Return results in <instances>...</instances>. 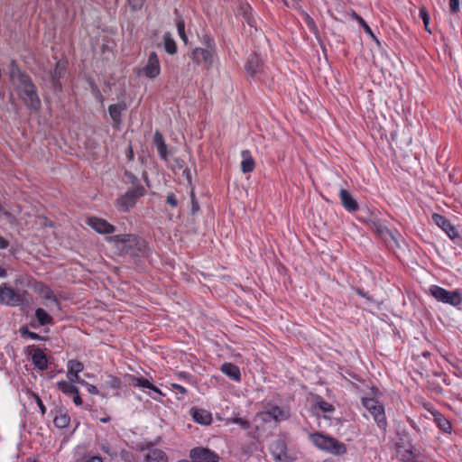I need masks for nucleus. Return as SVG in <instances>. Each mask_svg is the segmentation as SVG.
I'll use <instances>...</instances> for the list:
<instances>
[{
  "label": "nucleus",
  "mask_w": 462,
  "mask_h": 462,
  "mask_svg": "<svg viewBox=\"0 0 462 462\" xmlns=\"http://www.w3.org/2000/svg\"><path fill=\"white\" fill-rule=\"evenodd\" d=\"M11 78L14 77L15 70L18 74V95L24 105L33 111H39L42 106L35 85L28 75L21 73L14 62H12Z\"/></svg>",
  "instance_id": "f257e3e1"
},
{
  "label": "nucleus",
  "mask_w": 462,
  "mask_h": 462,
  "mask_svg": "<svg viewBox=\"0 0 462 462\" xmlns=\"http://www.w3.org/2000/svg\"><path fill=\"white\" fill-rule=\"evenodd\" d=\"M106 241L113 243L121 254L139 256L145 253L147 245L143 239L135 235H116L106 237Z\"/></svg>",
  "instance_id": "f03ea898"
},
{
  "label": "nucleus",
  "mask_w": 462,
  "mask_h": 462,
  "mask_svg": "<svg viewBox=\"0 0 462 462\" xmlns=\"http://www.w3.org/2000/svg\"><path fill=\"white\" fill-rule=\"evenodd\" d=\"M310 439L318 448L331 454L343 455L346 452V448L344 443L320 432L310 434Z\"/></svg>",
  "instance_id": "7ed1b4c3"
},
{
  "label": "nucleus",
  "mask_w": 462,
  "mask_h": 462,
  "mask_svg": "<svg viewBox=\"0 0 462 462\" xmlns=\"http://www.w3.org/2000/svg\"><path fill=\"white\" fill-rule=\"evenodd\" d=\"M27 291L24 290H14L7 283L0 286V302L6 306H21L27 302Z\"/></svg>",
  "instance_id": "20e7f679"
},
{
  "label": "nucleus",
  "mask_w": 462,
  "mask_h": 462,
  "mask_svg": "<svg viewBox=\"0 0 462 462\" xmlns=\"http://www.w3.org/2000/svg\"><path fill=\"white\" fill-rule=\"evenodd\" d=\"M430 293L438 301L457 307L462 302V297L458 291H448L438 285L430 288Z\"/></svg>",
  "instance_id": "39448f33"
},
{
  "label": "nucleus",
  "mask_w": 462,
  "mask_h": 462,
  "mask_svg": "<svg viewBox=\"0 0 462 462\" xmlns=\"http://www.w3.org/2000/svg\"><path fill=\"white\" fill-rule=\"evenodd\" d=\"M362 404L371 413L377 426L385 430L387 420L383 405L374 398H362Z\"/></svg>",
  "instance_id": "423d86ee"
},
{
  "label": "nucleus",
  "mask_w": 462,
  "mask_h": 462,
  "mask_svg": "<svg viewBox=\"0 0 462 462\" xmlns=\"http://www.w3.org/2000/svg\"><path fill=\"white\" fill-rule=\"evenodd\" d=\"M193 462H218L219 456L208 448L197 447L190 450Z\"/></svg>",
  "instance_id": "0eeeda50"
},
{
  "label": "nucleus",
  "mask_w": 462,
  "mask_h": 462,
  "mask_svg": "<svg viewBox=\"0 0 462 462\" xmlns=\"http://www.w3.org/2000/svg\"><path fill=\"white\" fill-rule=\"evenodd\" d=\"M214 54V51L198 47L193 50L191 59L196 64H204L208 68L213 63Z\"/></svg>",
  "instance_id": "6e6552de"
},
{
  "label": "nucleus",
  "mask_w": 462,
  "mask_h": 462,
  "mask_svg": "<svg viewBox=\"0 0 462 462\" xmlns=\"http://www.w3.org/2000/svg\"><path fill=\"white\" fill-rule=\"evenodd\" d=\"M87 224L99 234H113L116 227L101 217H90L87 219Z\"/></svg>",
  "instance_id": "1a4fd4ad"
},
{
  "label": "nucleus",
  "mask_w": 462,
  "mask_h": 462,
  "mask_svg": "<svg viewBox=\"0 0 462 462\" xmlns=\"http://www.w3.org/2000/svg\"><path fill=\"white\" fill-rule=\"evenodd\" d=\"M143 73L149 79H155L161 72V66L158 56L155 52L149 54L146 64L142 69Z\"/></svg>",
  "instance_id": "9d476101"
},
{
  "label": "nucleus",
  "mask_w": 462,
  "mask_h": 462,
  "mask_svg": "<svg viewBox=\"0 0 462 462\" xmlns=\"http://www.w3.org/2000/svg\"><path fill=\"white\" fill-rule=\"evenodd\" d=\"M245 69L249 76L254 77L263 72V62L256 53H252L245 62Z\"/></svg>",
  "instance_id": "9b49d317"
},
{
  "label": "nucleus",
  "mask_w": 462,
  "mask_h": 462,
  "mask_svg": "<svg viewBox=\"0 0 462 462\" xmlns=\"http://www.w3.org/2000/svg\"><path fill=\"white\" fill-rule=\"evenodd\" d=\"M270 451L274 460L283 462L288 458L287 447L283 440L276 439L270 445Z\"/></svg>",
  "instance_id": "f8f14e48"
},
{
  "label": "nucleus",
  "mask_w": 462,
  "mask_h": 462,
  "mask_svg": "<svg viewBox=\"0 0 462 462\" xmlns=\"http://www.w3.org/2000/svg\"><path fill=\"white\" fill-rule=\"evenodd\" d=\"M432 219L436 225L441 227L447 235L454 240L458 236L457 229L450 224V222L443 216L439 214H434Z\"/></svg>",
  "instance_id": "ddd939ff"
},
{
  "label": "nucleus",
  "mask_w": 462,
  "mask_h": 462,
  "mask_svg": "<svg viewBox=\"0 0 462 462\" xmlns=\"http://www.w3.org/2000/svg\"><path fill=\"white\" fill-rule=\"evenodd\" d=\"M125 109L126 106L125 104H113L108 106V113L115 128L118 129L122 124V113Z\"/></svg>",
  "instance_id": "4468645a"
},
{
  "label": "nucleus",
  "mask_w": 462,
  "mask_h": 462,
  "mask_svg": "<svg viewBox=\"0 0 462 462\" xmlns=\"http://www.w3.org/2000/svg\"><path fill=\"white\" fill-rule=\"evenodd\" d=\"M32 347L33 349V353L32 355V364L41 371L46 370L48 368V360L46 355L41 348L35 347L34 346Z\"/></svg>",
  "instance_id": "2eb2a0df"
},
{
  "label": "nucleus",
  "mask_w": 462,
  "mask_h": 462,
  "mask_svg": "<svg viewBox=\"0 0 462 462\" xmlns=\"http://www.w3.org/2000/svg\"><path fill=\"white\" fill-rule=\"evenodd\" d=\"M65 72V66L58 61L56 63L55 69L51 72V81L52 84L53 90L61 91V83L60 82V79Z\"/></svg>",
  "instance_id": "dca6fc26"
},
{
  "label": "nucleus",
  "mask_w": 462,
  "mask_h": 462,
  "mask_svg": "<svg viewBox=\"0 0 462 462\" xmlns=\"http://www.w3.org/2000/svg\"><path fill=\"white\" fill-rule=\"evenodd\" d=\"M339 198H340L343 207L347 211L353 212V211H356L358 209L357 202L346 189H340Z\"/></svg>",
  "instance_id": "f3484780"
},
{
  "label": "nucleus",
  "mask_w": 462,
  "mask_h": 462,
  "mask_svg": "<svg viewBox=\"0 0 462 462\" xmlns=\"http://www.w3.org/2000/svg\"><path fill=\"white\" fill-rule=\"evenodd\" d=\"M153 143L156 146L157 152L161 159L166 160L168 157L167 145L164 142L163 135L158 131H156L153 134Z\"/></svg>",
  "instance_id": "a211bd4d"
},
{
  "label": "nucleus",
  "mask_w": 462,
  "mask_h": 462,
  "mask_svg": "<svg viewBox=\"0 0 462 462\" xmlns=\"http://www.w3.org/2000/svg\"><path fill=\"white\" fill-rule=\"evenodd\" d=\"M143 462H168V457L163 450L153 448L144 456Z\"/></svg>",
  "instance_id": "6ab92c4d"
},
{
  "label": "nucleus",
  "mask_w": 462,
  "mask_h": 462,
  "mask_svg": "<svg viewBox=\"0 0 462 462\" xmlns=\"http://www.w3.org/2000/svg\"><path fill=\"white\" fill-rule=\"evenodd\" d=\"M221 371L229 378L235 380L236 382H240L241 374L238 366L232 363H224L221 365Z\"/></svg>",
  "instance_id": "aec40b11"
},
{
  "label": "nucleus",
  "mask_w": 462,
  "mask_h": 462,
  "mask_svg": "<svg viewBox=\"0 0 462 462\" xmlns=\"http://www.w3.org/2000/svg\"><path fill=\"white\" fill-rule=\"evenodd\" d=\"M193 420L200 424L208 425L212 421V417L210 412L203 409H196L192 412Z\"/></svg>",
  "instance_id": "412c9836"
},
{
  "label": "nucleus",
  "mask_w": 462,
  "mask_h": 462,
  "mask_svg": "<svg viewBox=\"0 0 462 462\" xmlns=\"http://www.w3.org/2000/svg\"><path fill=\"white\" fill-rule=\"evenodd\" d=\"M432 415L434 417V421L441 430H443L445 433L451 432V423L446 417H444L439 411L432 412Z\"/></svg>",
  "instance_id": "4be33fe9"
},
{
  "label": "nucleus",
  "mask_w": 462,
  "mask_h": 462,
  "mask_svg": "<svg viewBox=\"0 0 462 462\" xmlns=\"http://www.w3.org/2000/svg\"><path fill=\"white\" fill-rule=\"evenodd\" d=\"M136 203V200L131 197V193L125 192V195L117 199V206L120 210L126 212L133 208Z\"/></svg>",
  "instance_id": "5701e85b"
},
{
  "label": "nucleus",
  "mask_w": 462,
  "mask_h": 462,
  "mask_svg": "<svg viewBox=\"0 0 462 462\" xmlns=\"http://www.w3.org/2000/svg\"><path fill=\"white\" fill-rule=\"evenodd\" d=\"M243 161L241 162V171L244 173H249L254 169V161L250 154L249 151L242 152Z\"/></svg>",
  "instance_id": "b1692460"
},
{
  "label": "nucleus",
  "mask_w": 462,
  "mask_h": 462,
  "mask_svg": "<svg viewBox=\"0 0 462 462\" xmlns=\"http://www.w3.org/2000/svg\"><path fill=\"white\" fill-rule=\"evenodd\" d=\"M84 369V365L81 362L77 360H69L68 362V373L67 377L69 381L74 382L71 375L79 374Z\"/></svg>",
  "instance_id": "393cba45"
},
{
  "label": "nucleus",
  "mask_w": 462,
  "mask_h": 462,
  "mask_svg": "<svg viewBox=\"0 0 462 462\" xmlns=\"http://www.w3.org/2000/svg\"><path fill=\"white\" fill-rule=\"evenodd\" d=\"M264 415L274 420L275 421H280L285 420L287 415L284 411H282L278 406L270 407L265 412Z\"/></svg>",
  "instance_id": "a878e982"
},
{
  "label": "nucleus",
  "mask_w": 462,
  "mask_h": 462,
  "mask_svg": "<svg viewBox=\"0 0 462 462\" xmlns=\"http://www.w3.org/2000/svg\"><path fill=\"white\" fill-rule=\"evenodd\" d=\"M74 382L71 381H60L58 383V388L63 393L71 396L74 393H78V387H76L73 384Z\"/></svg>",
  "instance_id": "bb28decb"
},
{
  "label": "nucleus",
  "mask_w": 462,
  "mask_h": 462,
  "mask_svg": "<svg viewBox=\"0 0 462 462\" xmlns=\"http://www.w3.org/2000/svg\"><path fill=\"white\" fill-rule=\"evenodd\" d=\"M163 45L165 51L170 54L173 55L177 52V44L175 41L172 39L170 32H166L163 36Z\"/></svg>",
  "instance_id": "cd10ccee"
},
{
  "label": "nucleus",
  "mask_w": 462,
  "mask_h": 462,
  "mask_svg": "<svg viewBox=\"0 0 462 462\" xmlns=\"http://www.w3.org/2000/svg\"><path fill=\"white\" fill-rule=\"evenodd\" d=\"M35 317L42 326L49 325L53 322V319L42 308H38L35 310Z\"/></svg>",
  "instance_id": "c85d7f7f"
},
{
  "label": "nucleus",
  "mask_w": 462,
  "mask_h": 462,
  "mask_svg": "<svg viewBox=\"0 0 462 462\" xmlns=\"http://www.w3.org/2000/svg\"><path fill=\"white\" fill-rule=\"evenodd\" d=\"M402 462H417L416 456L411 450V447L402 449L401 454H398Z\"/></svg>",
  "instance_id": "c756f323"
},
{
  "label": "nucleus",
  "mask_w": 462,
  "mask_h": 462,
  "mask_svg": "<svg viewBox=\"0 0 462 462\" xmlns=\"http://www.w3.org/2000/svg\"><path fill=\"white\" fill-rule=\"evenodd\" d=\"M70 421L69 417L67 414L57 415L54 420V425L59 429H64L69 426Z\"/></svg>",
  "instance_id": "7c9ffc66"
},
{
  "label": "nucleus",
  "mask_w": 462,
  "mask_h": 462,
  "mask_svg": "<svg viewBox=\"0 0 462 462\" xmlns=\"http://www.w3.org/2000/svg\"><path fill=\"white\" fill-rule=\"evenodd\" d=\"M128 193H131V197L134 198L136 201L139 198L143 197L145 194V189L141 184L134 185L130 189L127 190Z\"/></svg>",
  "instance_id": "2f4dec72"
},
{
  "label": "nucleus",
  "mask_w": 462,
  "mask_h": 462,
  "mask_svg": "<svg viewBox=\"0 0 462 462\" xmlns=\"http://www.w3.org/2000/svg\"><path fill=\"white\" fill-rule=\"evenodd\" d=\"M128 193H131V197L134 198L136 201L139 198L143 197L145 194V189L141 184L134 185L130 189L127 190Z\"/></svg>",
  "instance_id": "473e14b6"
},
{
  "label": "nucleus",
  "mask_w": 462,
  "mask_h": 462,
  "mask_svg": "<svg viewBox=\"0 0 462 462\" xmlns=\"http://www.w3.org/2000/svg\"><path fill=\"white\" fill-rule=\"evenodd\" d=\"M410 438L407 435H403L395 443V448L397 454H401L402 449L407 448L406 447H411Z\"/></svg>",
  "instance_id": "72a5a7b5"
},
{
  "label": "nucleus",
  "mask_w": 462,
  "mask_h": 462,
  "mask_svg": "<svg viewBox=\"0 0 462 462\" xmlns=\"http://www.w3.org/2000/svg\"><path fill=\"white\" fill-rule=\"evenodd\" d=\"M300 14L304 20V22L306 23V24L308 25V27L310 28V30L311 32H313L315 34L318 33V29H317V26L315 24V22L314 20L310 16L309 14H307L305 11L303 10H300Z\"/></svg>",
  "instance_id": "f704fd0d"
},
{
  "label": "nucleus",
  "mask_w": 462,
  "mask_h": 462,
  "mask_svg": "<svg viewBox=\"0 0 462 462\" xmlns=\"http://www.w3.org/2000/svg\"><path fill=\"white\" fill-rule=\"evenodd\" d=\"M43 298L46 300H50L52 303H54L57 307L60 306V301L58 300L57 297L54 295V292L48 287H45L42 289Z\"/></svg>",
  "instance_id": "c9c22d12"
},
{
  "label": "nucleus",
  "mask_w": 462,
  "mask_h": 462,
  "mask_svg": "<svg viewBox=\"0 0 462 462\" xmlns=\"http://www.w3.org/2000/svg\"><path fill=\"white\" fill-rule=\"evenodd\" d=\"M353 16L356 18V20L360 23V25L364 28L365 32L368 33L372 38H374L377 42L378 40L375 38L374 34L373 33V31L369 27V25L365 23V21L360 17L356 13L353 14Z\"/></svg>",
  "instance_id": "e433bc0d"
},
{
  "label": "nucleus",
  "mask_w": 462,
  "mask_h": 462,
  "mask_svg": "<svg viewBox=\"0 0 462 462\" xmlns=\"http://www.w3.org/2000/svg\"><path fill=\"white\" fill-rule=\"evenodd\" d=\"M200 42L206 47L207 50H211L215 51V43L214 40L208 34H204L200 38Z\"/></svg>",
  "instance_id": "4c0bfd02"
},
{
  "label": "nucleus",
  "mask_w": 462,
  "mask_h": 462,
  "mask_svg": "<svg viewBox=\"0 0 462 462\" xmlns=\"http://www.w3.org/2000/svg\"><path fill=\"white\" fill-rule=\"evenodd\" d=\"M177 30H178V32H179V35L180 37L182 39V41L184 42H187V35L185 33V23L182 19H178L177 20Z\"/></svg>",
  "instance_id": "58836bf2"
},
{
  "label": "nucleus",
  "mask_w": 462,
  "mask_h": 462,
  "mask_svg": "<svg viewBox=\"0 0 462 462\" xmlns=\"http://www.w3.org/2000/svg\"><path fill=\"white\" fill-rule=\"evenodd\" d=\"M132 11H139L144 5L146 0H126Z\"/></svg>",
  "instance_id": "ea45409f"
},
{
  "label": "nucleus",
  "mask_w": 462,
  "mask_h": 462,
  "mask_svg": "<svg viewBox=\"0 0 462 462\" xmlns=\"http://www.w3.org/2000/svg\"><path fill=\"white\" fill-rule=\"evenodd\" d=\"M20 332H21V335H22L23 337L27 336V337H29L30 338L33 339V340H40V339H42V337H41L40 335H38V334H37V333H35V332H32V331H30L27 328H24V327H23V328H22L20 329Z\"/></svg>",
  "instance_id": "a19ab883"
},
{
  "label": "nucleus",
  "mask_w": 462,
  "mask_h": 462,
  "mask_svg": "<svg viewBox=\"0 0 462 462\" xmlns=\"http://www.w3.org/2000/svg\"><path fill=\"white\" fill-rule=\"evenodd\" d=\"M141 387L151 389L153 392L162 395V392L156 386L151 383L147 379L142 378Z\"/></svg>",
  "instance_id": "79ce46f5"
},
{
  "label": "nucleus",
  "mask_w": 462,
  "mask_h": 462,
  "mask_svg": "<svg viewBox=\"0 0 462 462\" xmlns=\"http://www.w3.org/2000/svg\"><path fill=\"white\" fill-rule=\"evenodd\" d=\"M318 405H319V408L323 412H332L334 411L333 405L325 401H321V402H318Z\"/></svg>",
  "instance_id": "37998d69"
},
{
  "label": "nucleus",
  "mask_w": 462,
  "mask_h": 462,
  "mask_svg": "<svg viewBox=\"0 0 462 462\" xmlns=\"http://www.w3.org/2000/svg\"><path fill=\"white\" fill-rule=\"evenodd\" d=\"M190 200H191V213L195 214L199 211V203L197 201V199L195 197L193 190L190 191Z\"/></svg>",
  "instance_id": "c03bdc74"
},
{
  "label": "nucleus",
  "mask_w": 462,
  "mask_h": 462,
  "mask_svg": "<svg viewBox=\"0 0 462 462\" xmlns=\"http://www.w3.org/2000/svg\"><path fill=\"white\" fill-rule=\"evenodd\" d=\"M232 422L238 424L244 430H247L250 427L249 421L242 418H235L232 420Z\"/></svg>",
  "instance_id": "a18cd8bd"
},
{
  "label": "nucleus",
  "mask_w": 462,
  "mask_h": 462,
  "mask_svg": "<svg viewBox=\"0 0 462 462\" xmlns=\"http://www.w3.org/2000/svg\"><path fill=\"white\" fill-rule=\"evenodd\" d=\"M166 202L169 204L171 208H176L178 206V199L173 193H168L166 196Z\"/></svg>",
  "instance_id": "49530a36"
},
{
  "label": "nucleus",
  "mask_w": 462,
  "mask_h": 462,
  "mask_svg": "<svg viewBox=\"0 0 462 462\" xmlns=\"http://www.w3.org/2000/svg\"><path fill=\"white\" fill-rule=\"evenodd\" d=\"M125 175L129 182L134 185L140 184L138 178L132 172L125 171Z\"/></svg>",
  "instance_id": "de8ad7c7"
},
{
  "label": "nucleus",
  "mask_w": 462,
  "mask_h": 462,
  "mask_svg": "<svg viewBox=\"0 0 462 462\" xmlns=\"http://www.w3.org/2000/svg\"><path fill=\"white\" fill-rule=\"evenodd\" d=\"M420 16L423 21L424 25H429L430 23V14L426 8L422 7L420 10Z\"/></svg>",
  "instance_id": "09e8293b"
},
{
  "label": "nucleus",
  "mask_w": 462,
  "mask_h": 462,
  "mask_svg": "<svg viewBox=\"0 0 462 462\" xmlns=\"http://www.w3.org/2000/svg\"><path fill=\"white\" fill-rule=\"evenodd\" d=\"M0 212L8 219V221L13 224L16 221V217L14 213L9 212L8 210H5V208H2V210Z\"/></svg>",
  "instance_id": "8fccbe9b"
},
{
  "label": "nucleus",
  "mask_w": 462,
  "mask_h": 462,
  "mask_svg": "<svg viewBox=\"0 0 462 462\" xmlns=\"http://www.w3.org/2000/svg\"><path fill=\"white\" fill-rule=\"evenodd\" d=\"M142 377H136L134 375L128 376V382L131 385L135 387H141Z\"/></svg>",
  "instance_id": "3c124183"
},
{
  "label": "nucleus",
  "mask_w": 462,
  "mask_h": 462,
  "mask_svg": "<svg viewBox=\"0 0 462 462\" xmlns=\"http://www.w3.org/2000/svg\"><path fill=\"white\" fill-rule=\"evenodd\" d=\"M449 9L455 14L459 11V0H449Z\"/></svg>",
  "instance_id": "603ef678"
},
{
  "label": "nucleus",
  "mask_w": 462,
  "mask_h": 462,
  "mask_svg": "<svg viewBox=\"0 0 462 462\" xmlns=\"http://www.w3.org/2000/svg\"><path fill=\"white\" fill-rule=\"evenodd\" d=\"M153 448H154L153 444L152 442L140 443L138 445V450H140V451L147 450L149 452L151 449H153Z\"/></svg>",
  "instance_id": "864d4df0"
},
{
  "label": "nucleus",
  "mask_w": 462,
  "mask_h": 462,
  "mask_svg": "<svg viewBox=\"0 0 462 462\" xmlns=\"http://www.w3.org/2000/svg\"><path fill=\"white\" fill-rule=\"evenodd\" d=\"M376 232L380 235V236H383L384 234H388L392 236V233L390 232V230L383 226H376Z\"/></svg>",
  "instance_id": "5fc2aeb1"
},
{
  "label": "nucleus",
  "mask_w": 462,
  "mask_h": 462,
  "mask_svg": "<svg viewBox=\"0 0 462 462\" xmlns=\"http://www.w3.org/2000/svg\"><path fill=\"white\" fill-rule=\"evenodd\" d=\"M72 396V400H73V402L77 405V406H79L82 404V399L79 395V392L78 391V393H74Z\"/></svg>",
  "instance_id": "6e6d98bb"
},
{
  "label": "nucleus",
  "mask_w": 462,
  "mask_h": 462,
  "mask_svg": "<svg viewBox=\"0 0 462 462\" xmlns=\"http://www.w3.org/2000/svg\"><path fill=\"white\" fill-rule=\"evenodd\" d=\"M83 384L87 386L88 391L90 393H92V394H97L98 393V390H97V388L95 385L89 384L88 383H83Z\"/></svg>",
  "instance_id": "4d7b16f0"
},
{
  "label": "nucleus",
  "mask_w": 462,
  "mask_h": 462,
  "mask_svg": "<svg viewBox=\"0 0 462 462\" xmlns=\"http://www.w3.org/2000/svg\"><path fill=\"white\" fill-rule=\"evenodd\" d=\"M36 402H37V404L39 406V409H40L42 414V415L45 414L46 407L44 406V404L42 403V400L38 396H36Z\"/></svg>",
  "instance_id": "13d9d810"
},
{
  "label": "nucleus",
  "mask_w": 462,
  "mask_h": 462,
  "mask_svg": "<svg viewBox=\"0 0 462 462\" xmlns=\"http://www.w3.org/2000/svg\"><path fill=\"white\" fill-rule=\"evenodd\" d=\"M9 246V242L0 236V249H6Z\"/></svg>",
  "instance_id": "bf43d9fd"
},
{
  "label": "nucleus",
  "mask_w": 462,
  "mask_h": 462,
  "mask_svg": "<svg viewBox=\"0 0 462 462\" xmlns=\"http://www.w3.org/2000/svg\"><path fill=\"white\" fill-rule=\"evenodd\" d=\"M172 387L174 389H176L179 393H182V394L186 393V389L183 386H181V385L173 383Z\"/></svg>",
  "instance_id": "052dcab7"
},
{
  "label": "nucleus",
  "mask_w": 462,
  "mask_h": 462,
  "mask_svg": "<svg viewBox=\"0 0 462 462\" xmlns=\"http://www.w3.org/2000/svg\"><path fill=\"white\" fill-rule=\"evenodd\" d=\"M85 462H103V460L99 456H93L90 458L87 459Z\"/></svg>",
  "instance_id": "680f3d73"
},
{
  "label": "nucleus",
  "mask_w": 462,
  "mask_h": 462,
  "mask_svg": "<svg viewBox=\"0 0 462 462\" xmlns=\"http://www.w3.org/2000/svg\"><path fill=\"white\" fill-rule=\"evenodd\" d=\"M101 449H102L103 452H105V453H106L108 455H112L111 452H110V448H109V447L106 444H103L101 446Z\"/></svg>",
  "instance_id": "e2e57ef3"
},
{
  "label": "nucleus",
  "mask_w": 462,
  "mask_h": 462,
  "mask_svg": "<svg viewBox=\"0 0 462 462\" xmlns=\"http://www.w3.org/2000/svg\"><path fill=\"white\" fill-rule=\"evenodd\" d=\"M71 377L74 379V383L77 382L79 383H86V382L82 379L79 378V374L76 375H71Z\"/></svg>",
  "instance_id": "0e129e2a"
},
{
  "label": "nucleus",
  "mask_w": 462,
  "mask_h": 462,
  "mask_svg": "<svg viewBox=\"0 0 462 462\" xmlns=\"http://www.w3.org/2000/svg\"><path fill=\"white\" fill-rule=\"evenodd\" d=\"M356 293H357L358 295H360V296H362V297H364V298H366L367 300H370V298L366 295V293H365L364 291H362V290H357V291H356Z\"/></svg>",
  "instance_id": "69168bd1"
},
{
  "label": "nucleus",
  "mask_w": 462,
  "mask_h": 462,
  "mask_svg": "<svg viewBox=\"0 0 462 462\" xmlns=\"http://www.w3.org/2000/svg\"><path fill=\"white\" fill-rule=\"evenodd\" d=\"M109 420H110V417L109 416H106V417H104V418L100 419V421L103 422V423H106Z\"/></svg>",
  "instance_id": "338daca9"
},
{
  "label": "nucleus",
  "mask_w": 462,
  "mask_h": 462,
  "mask_svg": "<svg viewBox=\"0 0 462 462\" xmlns=\"http://www.w3.org/2000/svg\"><path fill=\"white\" fill-rule=\"evenodd\" d=\"M5 276H6L5 270L3 268H0V277H5Z\"/></svg>",
  "instance_id": "774afa93"
}]
</instances>
